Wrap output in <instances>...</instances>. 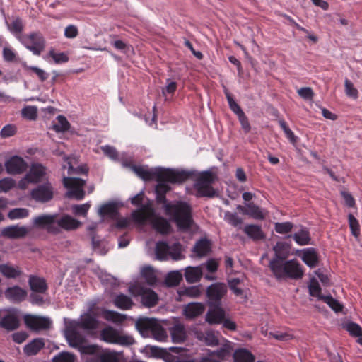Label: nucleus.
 I'll use <instances>...</instances> for the list:
<instances>
[{"mask_svg":"<svg viewBox=\"0 0 362 362\" xmlns=\"http://www.w3.org/2000/svg\"><path fill=\"white\" fill-rule=\"evenodd\" d=\"M164 171H173L180 175L177 180L173 181L168 177H155L157 185L155 187L156 199L158 204H162L164 214L175 223L178 230L189 232L194 225L191 206L185 201H170L166 199L165 194L171 189L169 183L180 184L192 175V173L184 170L164 168Z\"/></svg>","mask_w":362,"mask_h":362,"instance_id":"obj_1","label":"nucleus"},{"mask_svg":"<svg viewBox=\"0 0 362 362\" xmlns=\"http://www.w3.org/2000/svg\"><path fill=\"white\" fill-rule=\"evenodd\" d=\"M63 322L64 336L71 347L81 353H93L96 351V345L86 344V334L94 333L100 325V321L95 315L87 311L76 320L64 317Z\"/></svg>","mask_w":362,"mask_h":362,"instance_id":"obj_2","label":"nucleus"},{"mask_svg":"<svg viewBox=\"0 0 362 362\" xmlns=\"http://www.w3.org/2000/svg\"><path fill=\"white\" fill-rule=\"evenodd\" d=\"M269 267L277 281L300 279L304 274L302 265L296 259H271Z\"/></svg>","mask_w":362,"mask_h":362,"instance_id":"obj_3","label":"nucleus"},{"mask_svg":"<svg viewBox=\"0 0 362 362\" xmlns=\"http://www.w3.org/2000/svg\"><path fill=\"white\" fill-rule=\"evenodd\" d=\"M122 166L129 168L139 177L145 181L154 180L155 177L162 178L163 177L175 181L178 180L180 175L173 171H164L161 167L148 168L144 165H131L127 161L122 162Z\"/></svg>","mask_w":362,"mask_h":362,"instance_id":"obj_4","label":"nucleus"},{"mask_svg":"<svg viewBox=\"0 0 362 362\" xmlns=\"http://www.w3.org/2000/svg\"><path fill=\"white\" fill-rule=\"evenodd\" d=\"M155 255L157 259L180 260L183 258L182 255V245L179 242H175L169 245L165 241H158L156 243L155 248Z\"/></svg>","mask_w":362,"mask_h":362,"instance_id":"obj_5","label":"nucleus"},{"mask_svg":"<svg viewBox=\"0 0 362 362\" xmlns=\"http://www.w3.org/2000/svg\"><path fill=\"white\" fill-rule=\"evenodd\" d=\"M100 339L106 343L122 346H129L134 343V339L131 335L120 332L111 326H107L100 331Z\"/></svg>","mask_w":362,"mask_h":362,"instance_id":"obj_6","label":"nucleus"},{"mask_svg":"<svg viewBox=\"0 0 362 362\" xmlns=\"http://www.w3.org/2000/svg\"><path fill=\"white\" fill-rule=\"evenodd\" d=\"M144 193L141 192L131 198V203L139 206V209L132 212V220L140 225L144 224L147 220L153 216L154 210L148 204H143Z\"/></svg>","mask_w":362,"mask_h":362,"instance_id":"obj_7","label":"nucleus"},{"mask_svg":"<svg viewBox=\"0 0 362 362\" xmlns=\"http://www.w3.org/2000/svg\"><path fill=\"white\" fill-rule=\"evenodd\" d=\"M86 180L76 177H64L63 185L67 189L66 197L69 199L81 200L85 196L83 187Z\"/></svg>","mask_w":362,"mask_h":362,"instance_id":"obj_8","label":"nucleus"},{"mask_svg":"<svg viewBox=\"0 0 362 362\" xmlns=\"http://www.w3.org/2000/svg\"><path fill=\"white\" fill-rule=\"evenodd\" d=\"M214 181L213 173L206 170L203 172L197 178L195 182V188L197 194L200 197H214L216 192L212 187V183Z\"/></svg>","mask_w":362,"mask_h":362,"instance_id":"obj_9","label":"nucleus"},{"mask_svg":"<svg viewBox=\"0 0 362 362\" xmlns=\"http://www.w3.org/2000/svg\"><path fill=\"white\" fill-rule=\"evenodd\" d=\"M54 194V189L49 181L40 184L33 188L29 193L30 199L37 203H47L50 202Z\"/></svg>","mask_w":362,"mask_h":362,"instance_id":"obj_10","label":"nucleus"},{"mask_svg":"<svg viewBox=\"0 0 362 362\" xmlns=\"http://www.w3.org/2000/svg\"><path fill=\"white\" fill-rule=\"evenodd\" d=\"M24 325L31 331L37 332L49 329L52 325L50 317L31 314H24Z\"/></svg>","mask_w":362,"mask_h":362,"instance_id":"obj_11","label":"nucleus"},{"mask_svg":"<svg viewBox=\"0 0 362 362\" xmlns=\"http://www.w3.org/2000/svg\"><path fill=\"white\" fill-rule=\"evenodd\" d=\"M228 291L224 283L216 282L209 286L206 291V302L209 305H221V300Z\"/></svg>","mask_w":362,"mask_h":362,"instance_id":"obj_12","label":"nucleus"},{"mask_svg":"<svg viewBox=\"0 0 362 362\" xmlns=\"http://www.w3.org/2000/svg\"><path fill=\"white\" fill-rule=\"evenodd\" d=\"M48 181L47 168L40 163H33L29 171L24 175V183H40Z\"/></svg>","mask_w":362,"mask_h":362,"instance_id":"obj_13","label":"nucleus"},{"mask_svg":"<svg viewBox=\"0 0 362 362\" xmlns=\"http://www.w3.org/2000/svg\"><path fill=\"white\" fill-rule=\"evenodd\" d=\"M25 47L35 55H40L45 47V40L40 33H33L24 39Z\"/></svg>","mask_w":362,"mask_h":362,"instance_id":"obj_14","label":"nucleus"},{"mask_svg":"<svg viewBox=\"0 0 362 362\" xmlns=\"http://www.w3.org/2000/svg\"><path fill=\"white\" fill-rule=\"evenodd\" d=\"M158 320L156 318L139 317L135 322L136 330L143 337H150Z\"/></svg>","mask_w":362,"mask_h":362,"instance_id":"obj_15","label":"nucleus"},{"mask_svg":"<svg viewBox=\"0 0 362 362\" xmlns=\"http://www.w3.org/2000/svg\"><path fill=\"white\" fill-rule=\"evenodd\" d=\"M55 219L56 214H42L33 218V224L37 228H47L49 231L57 233L58 229L54 227V225L55 224Z\"/></svg>","mask_w":362,"mask_h":362,"instance_id":"obj_16","label":"nucleus"},{"mask_svg":"<svg viewBox=\"0 0 362 362\" xmlns=\"http://www.w3.org/2000/svg\"><path fill=\"white\" fill-rule=\"evenodd\" d=\"M122 206V203L115 201L103 204L98 210V214L101 217V221H103L105 216H107L111 219H116L119 216L118 209Z\"/></svg>","mask_w":362,"mask_h":362,"instance_id":"obj_17","label":"nucleus"},{"mask_svg":"<svg viewBox=\"0 0 362 362\" xmlns=\"http://www.w3.org/2000/svg\"><path fill=\"white\" fill-rule=\"evenodd\" d=\"M137 296L140 297L141 304L146 308H152L158 301V294L150 288H139Z\"/></svg>","mask_w":362,"mask_h":362,"instance_id":"obj_18","label":"nucleus"},{"mask_svg":"<svg viewBox=\"0 0 362 362\" xmlns=\"http://www.w3.org/2000/svg\"><path fill=\"white\" fill-rule=\"evenodd\" d=\"M55 224L61 229L72 230L78 228L81 225V223L69 215L63 214L59 216L56 214Z\"/></svg>","mask_w":362,"mask_h":362,"instance_id":"obj_19","label":"nucleus"},{"mask_svg":"<svg viewBox=\"0 0 362 362\" xmlns=\"http://www.w3.org/2000/svg\"><path fill=\"white\" fill-rule=\"evenodd\" d=\"M225 317V311L221 305H209L205 318L209 324H220Z\"/></svg>","mask_w":362,"mask_h":362,"instance_id":"obj_20","label":"nucleus"},{"mask_svg":"<svg viewBox=\"0 0 362 362\" xmlns=\"http://www.w3.org/2000/svg\"><path fill=\"white\" fill-rule=\"evenodd\" d=\"M196 337L200 341L207 346H215L218 344V333L211 329L197 330L195 332Z\"/></svg>","mask_w":362,"mask_h":362,"instance_id":"obj_21","label":"nucleus"},{"mask_svg":"<svg viewBox=\"0 0 362 362\" xmlns=\"http://www.w3.org/2000/svg\"><path fill=\"white\" fill-rule=\"evenodd\" d=\"M64 163L62 165L64 169H67L69 177H75L76 175H86L88 173V168L86 165H78L74 167V158L64 156Z\"/></svg>","mask_w":362,"mask_h":362,"instance_id":"obj_22","label":"nucleus"},{"mask_svg":"<svg viewBox=\"0 0 362 362\" xmlns=\"http://www.w3.org/2000/svg\"><path fill=\"white\" fill-rule=\"evenodd\" d=\"M28 285L30 291L47 293L48 285L43 277L37 275H30L28 278Z\"/></svg>","mask_w":362,"mask_h":362,"instance_id":"obj_23","label":"nucleus"},{"mask_svg":"<svg viewBox=\"0 0 362 362\" xmlns=\"http://www.w3.org/2000/svg\"><path fill=\"white\" fill-rule=\"evenodd\" d=\"M45 346V339L37 337L24 346V354L31 356L37 355Z\"/></svg>","mask_w":362,"mask_h":362,"instance_id":"obj_24","label":"nucleus"},{"mask_svg":"<svg viewBox=\"0 0 362 362\" xmlns=\"http://www.w3.org/2000/svg\"><path fill=\"white\" fill-rule=\"evenodd\" d=\"M204 310L205 305L204 303L192 302L185 307L183 312L187 318L193 319L202 315Z\"/></svg>","mask_w":362,"mask_h":362,"instance_id":"obj_25","label":"nucleus"},{"mask_svg":"<svg viewBox=\"0 0 362 362\" xmlns=\"http://www.w3.org/2000/svg\"><path fill=\"white\" fill-rule=\"evenodd\" d=\"M301 258L303 262L310 268L315 267L319 262L318 255L313 247L303 249Z\"/></svg>","mask_w":362,"mask_h":362,"instance_id":"obj_26","label":"nucleus"},{"mask_svg":"<svg viewBox=\"0 0 362 362\" xmlns=\"http://www.w3.org/2000/svg\"><path fill=\"white\" fill-rule=\"evenodd\" d=\"M211 243L206 238H202L197 240L192 248V252L199 257L206 256L211 252Z\"/></svg>","mask_w":362,"mask_h":362,"instance_id":"obj_27","label":"nucleus"},{"mask_svg":"<svg viewBox=\"0 0 362 362\" xmlns=\"http://www.w3.org/2000/svg\"><path fill=\"white\" fill-rule=\"evenodd\" d=\"M204 273L200 266L187 267L185 271V278L187 283L194 284L200 281Z\"/></svg>","mask_w":362,"mask_h":362,"instance_id":"obj_28","label":"nucleus"},{"mask_svg":"<svg viewBox=\"0 0 362 362\" xmlns=\"http://www.w3.org/2000/svg\"><path fill=\"white\" fill-rule=\"evenodd\" d=\"M6 171L9 174H19L23 171V158L20 156H13L5 163Z\"/></svg>","mask_w":362,"mask_h":362,"instance_id":"obj_29","label":"nucleus"},{"mask_svg":"<svg viewBox=\"0 0 362 362\" xmlns=\"http://www.w3.org/2000/svg\"><path fill=\"white\" fill-rule=\"evenodd\" d=\"M247 210L245 211V215L249 216L255 220H264L267 216V210L260 208L252 202L247 203Z\"/></svg>","mask_w":362,"mask_h":362,"instance_id":"obj_30","label":"nucleus"},{"mask_svg":"<svg viewBox=\"0 0 362 362\" xmlns=\"http://www.w3.org/2000/svg\"><path fill=\"white\" fill-rule=\"evenodd\" d=\"M243 232L252 240L255 241L260 240L264 238V233L261 226L255 224H247L243 228Z\"/></svg>","mask_w":362,"mask_h":362,"instance_id":"obj_31","label":"nucleus"},{"mask_svg":"<svg viewBox=\"0 0 362 362\" xmlns=\"http://www.w3.org/2000/svg\"><path fill=\"white\" fill-rule=\"evenodd\" d=\"M288 237H291L294 241L300 246L309 245L311 240L310 232L308 229L305 227H301L298 231Z\"/></svg>","mask_w":362,"mask_h":362,"instance_id":"obj_32","label":"nucleus"},{"mask_svg":"<svg viewBox=\"0 0 362 362\" xmlns=\"http://www.w3.org/2000/svg\"><path fill=\"white\" fill-rule=\"evenodd\" d=\"M152 225L157 232L163 235L169 233L172 230L169 221L161 216L154 218Z\"/></svg>","mask_w":362,"mask_h":362,"instance_id":"obj_33","label":"nucleus"},{"mask_svg":"<svg viewBox=\"0 0 362 362\" xmlns=\"http://www.w3.org/2000/svg\"><path fill=\"white\" fill-rule=\"evenodd\" d=\"M1 236L9 239H17L22 238L23 226H10L5 227L1 230Z\"/></svg>","mask_w":362,"mask_h":362,"instance_id":"obj_34","label":"nucleus"},{"mask_svg":"<svg viewBox=\"0 0 362 362\" xmlns=\"http://www.w3.org/2000/svg\"><path fill=\"white\" fill-rule=\"evenodd\" d=\"M0 327L8 331H12L19 327V320L14 315L8 314L0 320Z\"/></svg>","mask_w":362,"mask_h":362,"instance_id":"obj_35","label":"nucleus"},{"mask_svg":"<svg viewBox=\"0 0 362 362\" xmlns=\"http://www.w3.org/2000/svg\"><path fill=\"white\" fill-rule=\"evenodd\" d=\"M170 334L173 341L175 343L183 341L186 337L185 327L180 323L175 324L170 328Z\"/></svg>","mask_w":362,"mask_h":362,"instance_id":"obj_36","label":"nucleus"},{"mask_svg":"<svg viewBox=\"0 0 362 362\" xmlns=\"http://www.w3.org/2000/svg\"><path fill=\"white\" fill-rule=\"evenodd\" d=\"M113 303L117 308L124 310L130 309L134 305L132 299L123 293L116 296L113 300Z\"/></svg>","mask_w":362,"mask_h":362,"instance_id":"obj_37","label":"nucleus"},{"mask_svg":"<svg viewBox=\"0 0 362 362\" xmlns=\"http://www.w3.org/2000/svg\"><path fill=\"white\" fill-rule=\"evenodd\" d=\"M4 294L11 303H19L23 300V289L18 286L8 288Z\"/></svg>","mask_w":362,"mask_h":362,"instance_id":"obj_38","label":"nucleus"},{"mask_svg":"<svg viewBox=\"0 0 362 362\" xmlns=\"http://www.w3.org/2000/svg\"><path fill=\"white\" fill-rule=\"evenodd\" d=\"M254 355L246 349H239L233 354L234 362H254Z\"/></svg>","mask_w":362,"mask_h":362,"instance_id":"obj_39","label":"nucleus"},{"mask_svg":"<svg viewBox=\"0 0 362 362\" xmlns=\"http://www.w3.org/2000/svg\"><path fill=\"white\" fill-rule=\"evenodd\" d=\"M95 274L103 285L114 286L117 284V279L115 277L99 267L95 269Z\"/></svg>","mask_w":362,"mask_h":362,"instance_id":"obj_40","label":"nucleus"},{"mask_svg":"<svg viewBox=\"0 0 362 362\" xmlns=\"http://www.w3.org/2000/svg\"><path fill=\"white\" fill-rule=\"evenodd\" d=\"M102 317L105 320L114 323H121L126 319L125 315L110 310H104L102 312Z\"/></svg>","mask_w":362,"mask_h":362,"instance_id":"obj_41","label":"nucleus"},{"mask_svg":"<svg viewBox=\"0 0 362 362\" xmlns=\"http://www.w3.org/2000/svg\"><path fill=\"white\" fill-rule=\"evenodd\" d=\"M178 294L180 298L187 296L197 298L202 294L201 286H192L180 288Z\"/></svg>","mask_w":362,"mask_h":362,"instance_id":"obj_42","label":"nucleus"},{"mask_svg":"<svg viewBox=\"0 0 362 362\" xmlns=\"http://www.w3.org/2000/svg\"><path fill=\"white\" fill-rule=\"evenodd\" d=\"M47 293L30 291L28 300L33 305L42 306L47 302Z\"/></svg>","mask_w":362,"mask_h":362,"instance_id":"obj_43","label":"nucleus"},{"mask_svg":"<svg viewBox=\"0 0 362 362\" xmlns=\"http://www.w3.org/2000/svg\"><path fill=\"white\" fill-rule=\"evenodd\" d=\"M122 352H115L112 351H105L100 354V360L102 362H121Z\"/></svg>","mask_w":362,"mask_h":362,"instance_id":"obj_44","label":"nucleus"},{"mask_svg":"<svg viewBox=\"0 0 362 362\" xmlns=\"http://www.w3.org/2000/svg\"><path fill=\"white\" fill-rule=\"evenodd\" d=\"M199 266L203 272L204 270H206L209 273L214 274L218 269L219 262L217 259L209 258Z\"/></svg>","mask_w":362,"mask_h":362,"instance_id":"obj_45","label":"nucleus"},{"mask_svg":"<svg viewBox=\"0 0 362 362\" xmlns=\"http://www.w3.org/2000/svg\"><path fill=\"white\" fill-rule=\"evenodd\" d=\"M308 288L309 291V294L311 296L317 297L318 300H322L323 297L326 296L321 294V288L319 285V283L314 278L310 280V283L309 284Z\"/></svg>","mask_w":362,"mask_h":362,"instance_id":"obj_46","label":"nucleus"},{"mask_svg":"<svg viewBox=\"0 0 362 362\" xmlns=\"http://www.w3.org/2000/svg\"><path fill=\"white\" fill-rule=\"evenodd\" d=\"M150 337L159 341H164L168 338L167 332L158 321L152 331V335Z\"/></svg>","mask_w":362,"mask_h":362,"instance_id":"obj_47","label":"nucleus"},{"mask_svg":"<svg viewBox=\"0 0 362 362\" xmlns=\"http://www.w3.org/2000/svg\"><path fill=\"white\" fill-rule=\"evenodd\" d=\"M182 279V274L178 271L170 272L165 277V281L168 286H177Z\"/></svg>","mask_w":362,"mask_h":362,"instance_id":"obj_48","label":"nucleus"},{"mask_svg":"<svg viewBox=\"0 0 362 362\" xmlns=\"http://www.w3.org/2000/svg\"><path fill=\"white\" fill-rule=\"evenodd\" d=\"M224 220L233 227H240L243 223V219L237 213H232L227 211L224 213Z\"/></svg>","mask_w":362,"mask_h":362,"instance_id":"obj_49","label":"nucleus"},{"mask_svg":"<svg viewBox=\"0 0 362 362\" xmlns=\"http://www.w3.org/2000/svg\"><path fill=\"white\" fill-rule=\"evenodd\" d=\"M0 272L7 278H16L21 274V272L8 264H0Z\"/></svg>","mask_w":362,"mask_h":362,"instance_id":"obj_50","label":"nucleus"},{"mask_svg":"<svg viewBox=\"0 0 362 362\" xmlns=\"http://www.w3.org/2000/svg\"><path fill=\"white\" fill-rule=\"evenodd\" d=\"M90 207V202H86L83 204H74L71 205V209L72 213L75 216H86L89 209Z\"/></svg>","mask_w":362,"mask_h":362,"instance_id":"obj_51","label":"nucleus"},{"mask_svg":"<svg viewBox=\"0 0 362 362\" xmlns=\"http://www.w3.org/2000/svg\"><path fill=\"white\" fill-rule=\"evenodd\" d=\"M293 228V224L291 222H276L274 223V230L277 233L286 234L290 233Z\"/></svg>","mask_w":362,"mask_h":362,"instance_id":"obj_52","label":"nucleus"},{"mask_svg":"<svg viewBox=\"0 0 362 362\" xmlns=\"http://www.w3.org/2000/svg\"><path fill=\"white\" fill-rule=\"evenodd\" d=\"M57 123L54 124V129L57 132H64L69 129V123L66 118L63 115H59L57 117Z\"/></svg>","mask_w":362,"mask_h":362,"instance_id":"obj_53","label":"nucleus"},{"mask_svg":"<svg viewBox=\"0 0 362 362\" xmlns=\"http://www.w3.org/2000/svg\"><path fill=\"white\" fill-rule=\"evenodd\" d=\"M142 276L149 285H154L157 282V278L151 267H144L141 272Z\"/></svg>","mask_w":362,"mask_h":362,"instance_id":"obj_54","label":"nucleus"},{"mask_svg":"<svg viewBox=\"0 0 362 362\" xmlns=\"http://www.w3.org/2000/svg\"><path fill=\"white\" fill-rule=\"evenodd\" d=\"M349 228L351 232V234L357 238L360 235V225L358 220L354 217V216L351 214H349L348 216Z\"/></svg>","mask_w":362,"mask_h":362,"instance_id":"obj_55","label":"nucleus"},{"mask_svg":"<svg viewBox=\"0 0 362 362\" xmlns=\"http://www.w3.org/2000/svg\"><path fill=\"white\" fill-rule=\"evenodd\" d=\"M91 244L95 252L100 255H104L107 252V250L103 246V243L95 240V234H91Z\"/></svg>","mask_w":362,"mask_h":362,"instance_id":"obj_56","label":"nucleus"},{"mask_svg":"<svg viewBox=\"0 0 362 362\" xmlns=\"http://www.w3.org/2000/svg\"><path fill=\"white\" fill-rule=\"evenodd\" d=\"M74 355L67 351L60 352L52 358V362H74Z\"/></svg>","mask_w":362,"mask_h":362,"instance_id":"obj_57","label":"nucleus"},{"mask_svg":"<svg viewBox=\"0 0 362 362\" xmlns=\"http://www.w3.org/2000/svg\"><path fill=\"white\" fill-rule=\"evenodd\" d=\"M285 249V244L282 242H278L273 247L274 255L272 259H286V255L284 254V250Z\"/></svg>","mask_w":362,"mask_h":362,"instance_id":"obj_58","label":"nucleus"},{"mask_svg":"<svg viewBox=\"0 0 362 362\" xmlns=\"http://www.w3.org/2000/svg\"><path fill=\"white\" fill-rule=\"evenodd\" d=\"M345 93L347 96L354 99L358 98V91L354 88L353 83L349 80L346 79L344 81Z\"/></svg>","mask_w":362,"mask_h":362,"instance_id":"obj_59","label":"nucleus"},{"mask_svg":"<svg viewBox=\"0 0 362 362\" xmlns=\"http://www.w3.org/2000/svg\"><path fill=\"white\" fill-rule=\"evenodd\" d=\"M322 301L327 303L335 312L341 311L342 309V305L338 300L332 298L331 295H327L325 297H323Z\"/></svg>","mask_w":362,"mask_h":362,"instance_id":"obj_60","label":"nucleus"},{"mask_svg":"<svg viewBox=\"0 0 362 362\" xmlns=\"http://www.w3.org/2000/svg\"><path fill=\"white\" fill-rule=\"evenodd\" d=\"M16 185V182L12 178L6 177L0 180V192H7Z\"/></svg>","mask_w":362,"mask_h":362,"instance_id":"obj_61","label":"nucleus"},{"mask_svg":"<svg viewBox=\"0 0 362 362\" xmlns=\"http://www.w3.org/2000/svg\"><path fill=\"white\" fill-rule=\"evenodd\" d=\"M103 153L111 160L116 161L118 160V152L116 148L112 146L105 145L101 146Z\"/></svg>","mask_w":362,"mask_h":362,"instance_id":"obj_62","label":"nucleus"},{"mask_svg":"<svg viewBox=\"0 0 362 362\" xmlns=\"http://www.w3.org/2000/svg\"><path fill=\"white\" fill-rule=\"evenodd\" d=\"M345 328L352 336L361 337L362 335L361 327L355 322H349L346 324Z\"/></svg>","mask_w":362,"mask_h":362,"instance_id":"obj_63","label":"nucleus"},{"mask_svg":"<svg viewBox=\"0 0 362 362\" xmlns=\"http://www.w3.org/2000/svg\"><path fill=\"white\" fill-rule=\"evenodd\" d=\"M279 124L283 129L284 132L285 133L286 137L289 139V141L292 143H294L296 140V136H295L294 133L291 131V129L287 126L286 122L283 119H280L279 120Z\"/></svg>","mask_w":362,"mask_h":362,"instance_id":"obj_64","label":"nucleus"}]
</instances>
